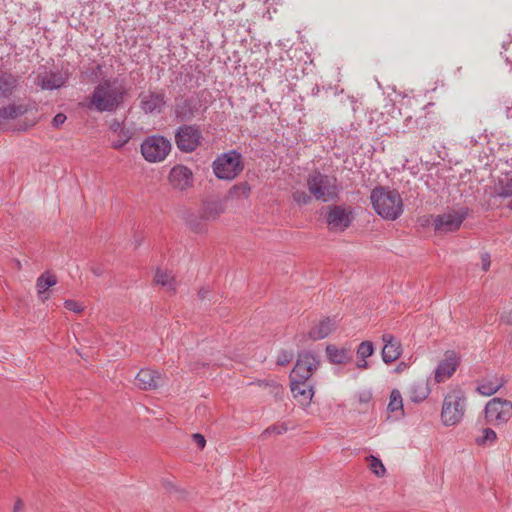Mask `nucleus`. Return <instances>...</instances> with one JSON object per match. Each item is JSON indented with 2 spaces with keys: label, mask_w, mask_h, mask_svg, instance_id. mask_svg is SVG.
<instances>
[{
  "label": "nucleus",
  "mask_w": 512,
  "mask_h": 512,
  "mask_svg": "<svg viewBox=\"0 0 512 512\" xmlns=\"http://www.w3.org/2000/svg\"><path fill=\"white\" fill-rule=\"evenodd\" d=\"M24 505L21 499H17L13 506V512H23Z\"/></svg>",
  "instance_id": "nucleus-47"
},
{
  "label": "nucleus",
  "mask_w": 512,
  "mask_h": 512,
  "mask_svg": "<svg viewBox=\"0 0 512 512\" xmlns=\"http://www.w3.org/2000/svg\"><path fill=\"white\" fill-rule=\"evenodd\" d=\"M481 260H482V268L484 271H487L490 267V255L488 253H484L482 254L481 256Z\"/></svg>",
  "instance_id": "nucleus-43"
},
{
  "label": "nucleus",
  "mask_w": 512,
  "mask_h": 512,
  "mask_svg": "<svg viewBox=\"0 0 512 512\" xmlns=\"http://www.w3.org/2000/svg\"><path fill=\"white\" fill-rule=\"evenodd\" d=\"M465 411V398L461 391L449 393L443 402L441 418L446 426L456 425L461 421Z\"/></svg>",
  "instance_id": "nucleus-6"
},
{
  "label": "nucleus",
  "mask_w": 512,
  "mask_h": 512,
  "mask_svg": "<svg viewBox=\"0 0 512 512\" xmlns=\"http://www.w3.org/2000/svg\"><path fill=\"white\" fill-rule=\"evenodd\" d=\"M293 398L303 407H308L315 394L314 386L309 381L290 380Z\"/></svg>",
  "instance_id": "nucleus-15"
},
{
  "label": "nucleus",
  "mask_w": 512,
  "mask_h": 512,
  "mask_svg": "<svg viewBox=\"0 0 512 512\" xmlns=\"http://www.w3.org/2000/svg\"><path fill=\"white\" fill-rule=\"evenodd\" d=\"M170 140L161 135H151L143 140L140 151L149 163H158L166 159L171 151Z\"/></svg>",
  "instance_id": "nucleus-5"
},
{
  "label": "nucleus",
  "mask_w": 512,
  "mask_h": 512,
  "mask_svg": "<svg viewBox=\"0 0 512 512\" xmlns=\"http://www.w3.org/2000/svg\"><path fill=\"white\" fill-rule=\"evenodd\" d=\"M387 409L389 412H400V414L403 415V400L399 390H392Z\"/></svg>",
  "instance_id": "nucleus-30"
},
{
  "label": "nucleus",
  "mask_w": 512,
  "mask_h": 512,
  "mask_svg": "<svg viewBox=\"0 0 512 512\" xmlns=\"http://www.w3.org/2000/svg\"><path fill=\"white\" fill-rule=\"evenodd\" d=\"M503 385V379L496 376L487 377L479 382L477 391L483 396H491L495 394Z\"/></svg>",
  "instance_id": "nucleus-24"
},
{
  "label": "nucleus",
  "mask_w": 512,
  "mask_h": 512,
  "mask_svg": "<svg viewBox=\"0 0 512 512\" xmlns=\"http://www.w3.org/2000/svg\"><path fill=\"white\" fill-rule=\"evenodd\" d=\"M499 195L502 197L512 196V177H507L505 181H502V187Z\"/></svg>",
  "instance_id": "nucleus-37"
},
{
  "label": "nucleus",
  "mask_w": 512,
  "mask_h": 512,
  "mask_svg": "<svg viewBox=\"0 0 512 512\" xmlns=\"http://www.w3.org/2000/svg\"><path fill=\"white\" fill-rule=\"evenodd\" d=\"M66 78L59 72H49L39 74L36 78V84L43 90H54L64 86Z\"/></svg>",
  "instance_id": "nucleus-20"
},
{
  "label": "nucleus",
  "mask_w": 512,
  "mask_h": 512,
  "mask_svg": "<svg viewBox=\"0 0 512 512\" xmlns=\"http://www.w3.org/2000/svg\"><path fill=\"white\" fill-rule=\"evenodd\" d=\"M417 125L418 124V120H414L413 117L411 116H408L405 118V126L408 128V130L410 131L413 127V125Z\"/></svg>",
  "instance_id": "nucleus-46"
},
{
  "label": "nucleus",
  "mask_w": 512,
  "mask_h": 512,
  "mask_svg": "<svg viewBox=\"0 0 512 512\" xmlns=\"http://www.w3.org/2000/svg\"><path fill=\"white\" fill-rule=\"evenodd\" d=\"M168 182L173 189L185 191L193 186V172L187 166L177 164L171 168L168 174Z\"/></svg>",
  "instance_id": "nucleus-14"
},
{
  "label": "nucleus",
  "mask_w": 512,
  "mask_h": 512,
  "mask_svg": "<svg viewBox=\"0 0 512 512\" xmlns=\"http://www.w3.org/2000/svg\"><path fill=\"white\" fill-rule=\"evenodd\" d=\"M274 388L277 390L276 393L281 389V386L278 384H274Z\"/></svg>",
  "instance_id": "nucleus-52"
},
{
  "label": "nucleus",
  "mask_w": 512,
  "mask_h": 512,
  "mask_svg": "<svg viewBox=\"0 0 512 512\" xmlns=\"http://www.w3.org/2000/svg\"><path fill=\"white\" fill-rule=\"evenodd\" d=\"M469 209L461 207L457 210H450L434 218L433 226L437 233H449L457 231L467 218Z\"/></svg>",
  "instance_id": "nucleus-10"
},
{
  "label": "nucleus",
  "mask_w": 512,
  "mask_h": 512,
  "mask_svg": "<svg viewBox=\"0 0 512 512\" xmlns=\"http://www.w3.org/2000/svg\"><path fill=\"white\" fill-rule=\"evenodd\" d=\"M370 469L377 476H383L386 472V469L382 462L378 458L373 456H371Z\"/></svg>",
  "instance_id": "nucleus-35"
},
{
  "label": "nucleus",
  "mask_w": 512,
  "mask_h": 512,
  "mask_svg": "<svg viewBox=\"0 0 512 512\" xmlns=\"http://www.w3.org/2000/svg\"><path fill=\"white\" fill-rule=\"evenodd\" d=\"M292 198L298 205H307L311 202L312 195L303 190H296L292 193Z\"/></svg>",
  "instance_id": "nucleus-34"
},
{
  "label": "nucleus",
  "mask_w": 512,
  "mask_h": 512,
  "mask_svg": "<svg viewBox=\"0 0 512 512\" xmlns=\"http://www.w3.org/2000/svg\"><path fill=\"white\" fill-rule=\"evenodd\" d=\"M497 439L496 432L491 428H485L482 430V436L476 439L478 445H486L494 443Z\"/></svg>",
  "instance_id": "nucleus-33"
},
{
  "label": "nucleus",
  "mask_w": 512,
  "mask_h": 512,
  "mask_svg": "<svg viewBox=\"0 0 512 512\" xmlns=\"http://www.w3.org/2000/svg\"><path fill=\"white\" fill-rule=\"evenodd\" d=\"M352 210L342 205H329L326 207L325 222L332 232H343L352 223Z\"/></svg>",
  "instance_id": "nucleus-11"
},
{
  "label": "nucleus",
  "mask_w": 512,
  "mask_h": 512,
  "mask_svg": "<svg viewBox=\"0 0 512 512\" xmlns=\"http://www.w3.org/2000/svg\"><path fill=\"white\" fill-rule=\"evenodd\" d=\"M306 184L309 193L316 200L325 203L337 200L341 192V186L337 178L319 170H314L308 175Z\"/></svg>",
  "instance_id": "nucleus-3"
},
{
  "label": "nucleus",
  "mask_w": 512,
  "mask_h": 512,
  "mask_svg": "<svg viewBox=\"0 0 512 512\" xmlns=\"http://www.w3.org/2000/svg\"><path fill=\"white\" fill-rule=\"evenodd\" d=\"M320 365L319 356L312 351H304L298 354L296 364L290 373V380L309 381L313 372Z\"/></svg>",
  "instance_id": "nucleus-8"
},
{
  "label": "nucleus",
  "mask_w": 512,
  "mask_h": 512,
  "mask_svg": "<svg viewBox=\"0 0 512 512\" xmlns=\"http://www.w3.org/2000/svg\"><path fill=\"white\" fill-rule=\"evenodd\" d=\"M126 126L124 125L123 122H120L116 119H113L109 125V130L110 132L115 135L116 133H118L120 130L124 129Z\"/></svg>",
  "instance_id": "nucleus-40"
},
{
  "label": "nucleus",
  "mask_w": 512,
  "mask_h": 512,
  "mask_svg": "<svg viewBox=\"0 0 512 512\" xmlns=\"http://www.w3.org/2000/svg\"><path fill=\"white\" fill-rule=\"evenodd\" d=\"M485 419L494 426L506 424L512 417V403L502 398H493L485 406Z\"/></svg>",
  "instance_id": "nucleus-9"
},
{
  "label": "nucleus",
  "mask_w": 512,
  "mask_h": 512,
  "mask_svg": "<svg viewBox=\"0 0 512 512\" xmlns=\"http://www.w3.org/2000/svg\"><path fill=\"white\" fill-rule=\"evenodd\" d=\"M203 104L198 94L179 95L174 100V116L177 120L191 121L202 109Z\"/></svg>",
  "instance_id": "nucleus-7"
},
{
  "label": "nucleus",
  "mask_w": 512,
  "mask_h": 512,
  "mask_svg": "<svg viewBox=\"0 0 512 512\" xmlns=\"http://www.w3.org/2000/svg\"><path fill=\"white\" fill-rule=\"evenodd\" d=\"M17 86V78L9 73L0 75V98H6L12 94Z\"/></svg>",
  "instance_id": "nucleus-25"
},
{
  "label": "nucleus",
  "mask_w": 512,
  "mask_h": 512,
  "mask_svg": "<svg viewBox=\"0 0 512 512\" xmlns=\"http://www.w3.org/2000/svg\"><path fill=\"white\" fill-rule=\"evenodd\" d=\"M287 430H288V427L286 424L273 425L271 427H268L263 432V435L265 436V435L272 434V433L280 435V434L285 433Z\"/></svg>",
  "instance_id": "nucleus-38"
},
{
  "label": "nucleus",
  "mask_w": 512,
  "mask_h": 512,
  "mask_svg": "<svg viewBox=\"0 0 512 512\" xmlns=\"http://www.w3.org/2000/svg\"><path fill=\"white\" fill-rule=\"evenodd\" d=\"M155 282L169 290H175V279L170 272L158 269L155 274Z\"/></svg>",
  "instance_id": "nucleus-29"
},
{
  "label": "nucleus",
  "mask_w": 512,
  "mask_h": 512,
  "mask_svg": "<svg viewBox=\"0 0 512 512\" xmlns=\"http://www.w3.org/2000/svg\"><path fill=\"white\" fill-rule=\"evenodd\" d=\"M135 384L143 390H155L164 384V378L158 371L141 369L135 377Z\"/></svg>",
  "instance_id": "nucleus-16"
},
{
  "label": "nucleus",
  "mask_w": 512,
  "mask_h": 512,
  "mask_svg": "<svg viewBox=\"0 0 512 512\" xmlns=\"http://www.w3.org/2000/svg\"><path fill=\"white\" fill-rule=\"evenodd\" d=\"M140 245V242L139 241H136L135 243V247H138Z\"/></svg>",
  "instance_id": "nucleus-53"
},
{
  "label": "nucleus",
  "mask_w": 512,
  "mask_h": 512,
  "mask_svg": "<svg viewBox=\"0 0 512 512\" xmlns=\"http://www.w3.org/2000/svg\"><path fill=\"white\" fill-rule=\"evenodd\" d=\"M335 327L336 323L333 319L329 317L324 318L310 329L308 333L309 338L312 340L324 339L331 334Z\"/></svg>",
  "instance_id": "nucleus-23"
},
{
  "label": "nucleus",
  "mask_w": 512,
  "mask_h": 512,
  "mask_svg": "<svg viewBox=\"0 0 512 512\" xmlns=\"http://www.w3.org/2000/svg\"><path fill=\"white\" fill-rule=\"evenodd\" d=\"M370 200L376 213L384 219L396 220L403 213V201L399 192L388 187H376Z\"/></svg>",
  "instance_id": "nucleus-2"
},
{
  "label": "nucleus",
  "mask_w": 512,
  "mask_h": 512,
  "mask_svg": "<svg viewBox=\"0 0 512 512\" xmlns=\"http://www.w3.org/2000/svg\"><path fill=\"white\" fill-rule=\"evenodd\" d=\"M501 320L508 323V324H512V314L509 313V314H503L501 316Z\"/></svg>",
  "instance_id": "nucleus-50"
},
{
  "label": "nucleus",
  "mask_w": 512,
  "mask_h": 512,
  "mask_svg": "<svg viewBox=\"0 0 512 512\" xmlns=\"http://www.w3.org/2000/svg\"><path fill=\"white\" fill-rule=\"evenodd\" d=\"M140 108L146 114H160L166 105V95L163 90H148L138 96Z\"/></svg>",
  "instance_id": "nucleus-13"
},
{
  "label": "nucleus",
  "mask_w": 512,
  "mask_h": 512,
  "mask_svg": "<svg viewBox=\"0 0 512 512\" xmlns=\"http://www.w3.org/2000/svg\"><path fill=\"white\" fill-rule=\"evenodd\" d=\"M114 136L115 139L111 141V147L115 150H119L131 140L133 132L129 128L125 127Z\"/></svg>",
  "instance_id": "nucleus-28"
},
{
  "label": "nucleus",
  "mask_w": 512,
  "mask_h": 512,
  "mask_svg": "<svg viewBox=\"0 0 512 512\" xmlns=\"http://www.w3.org/2000/svg\"><path fill=\"white\" fill-rule=\"evenodd\" d=\"M384 347L382 349V359L385 363H392L401 356V344L391 334H384L382 336Z\"/></svg>",
  "instance_id": "nucleus-18"
},
{
  "label": "nucleus",
  "mask_w": 512,
  "mask_h": 512,
  "mask_svg": "<svg viewBox=\"0 0 512 512\" xmlns=\"http://www.w3.org/2000/svg\"><path fill=\"white\" fill-rule=\"evenodd\" d=\"M212 168L218 179L233 180L243 170L242 155L236 150L222 153L213 161Z\"/></svg>",
  "instance_id": "nucleus-4"
},
{
  "label": "nucleus",
  "mask_w": 512,
  "mask_h": 512,
  "mask_svg": "<svg viewBox=\"0 0 512 512\" xmlns=\"http://www.w3.org/2000/svg\"><path fill=\"white\" fill-rule=\"evenodd\" d=\"M209 291L205 288H201L198 292V296L201 298V299H204L206 298V296L208 295Z\"/></svg>",
  "instance_id": "nucleus-51"
},
{
  "label": "nucleus",
  "mask_w": 512,
  "mask_h": 512,
  "mask_svg": "<svg viewBox=\"0 0 512 512\" xmlns=\"http://www.w3.org/2000/svg\"><path fill=\"white\" fill-rule=\"evenodd\" d=\"M356 366H357V368H359V369H367L369 365H368V362L366 361V359H364V360H361V359H360V360L357 362Z\"/></svg>",
  "instance_id": "nucleus-49"
},
{
  "label": "nucleus",
  "mask_w": 512,
  "mask_h": 512,
  "mask_svg": "<svg viewBox=\"0 0 512 512\" xmlns=\"http://www.w3.org/2000/svg\"><path fill=\"white\" fill-rule=\"evenodd\" d=\"M163 488L170 494H176L177 498L183 499L186 495V492L183 489L178 488L172 479H163L162 480Z\"/></svg>",
  "instance_id": "nucleus-32"
},
{
  "label": "nucleus",
  "mask_w": 512,
  "mask_h": 512,
  "mask_svg": "<svg viewBox=\"0 0 512 512\" xmlns=\"http://www.w3.org/2000/svg\"><path fill=\"white\" fill-rule=\"evenodd\" d=\"M458 365L459 359L456 356L455 352L448 351L445 354V359L438 364L435 370L436 382H444L446 379L450 378L456 371Z\"/></svg>",
  "instance_id": "nucleus-17"
},
{
  "label": "nucleus",
  "mask_w": 512,
  "mask_h": 512,
  "mask_svg": "<svg viewBox=\"0 0 512 512\" xmlns=\"http://www.w3.org/2000/svg\"><path fill=\"white\" fill-rule=\"evenodd\" d=\"M91 272L95 276L99 277V276L103 275L104 268L101 265H94V266L91 267Z\"/></svg>",
  "instance_id": "nucleus-45"
},
{
  "label": "nucleus",
  "mask_w": 512,
  "mask_h": 512,
  "mask_svg": "<svg viewBox=\"0 0 512 512\" xmlns=\"http://www.w3.org/2000/svg\"><path fill=\"white\" fill-rule=\"evenodd\" d=\"M326 356L332 364H347L352 360L350 348H339L336 345L329 344L326 346Z\"/></svg>",
  "instance_id": "nucleus-21"
},
{
  "label": "nucleus",
  "mask_w": 512,
  "mask_h": 512,
  "mask_svg": "<svg viewBox=\"0 0 512 512\" xmlns=\"http://www.w3.org/2000/svg\"><path fill=\"white\" fill-rule=\"evenodd\" d=\"M92 74L95 75L96 77H98L99 75L102 74V65L100 64H97L93 70H92Z\"/></svg>",
  "instance_id": "nucleus-48"
},
{
  "label": "nucleus",
  "mask_w": 512,
  "mask_h": 512,
  "mask_svg": "<svg viewBox=\"0 0 512 512\" xmlns=\"http://www.w3.org/2000/svg\"><path fill=\"white\" fill-rule=\"evenodd\" d=\"M126 89L115 78H104L94 87L87 107L97 112H114L124 102Z\"/></svg>",
  "instance_id": "nucleus-1"
},
{
  "label": "nucleus",
  "mask_w": 512,
  "mask_h": 512,
  "mask_svg": "<svg viewBox=\"0 0 512 512\" xmlns=\"http://www.w3.org/2000/svg\"><path fill=\"white\" fill-rule=\"evenodd\" d=\"M64 306L66 309L76 313H79L83 310V306L74 300H66Z\"/></svg>",
  "instance_id": "nucleus-39"
},
{
  "label": "nucleus",
  "mask_w": 512,
  "mask_h": 512,
  "mask_svg": "<svg viewBox=\"0 0 512 512\" xmlns=\"http://www.w3.org/2000/svg\"><path fill=\"white\" fill-rule=\"evenodd\" d=\"M429 395V389L423 382L414 383L409 388V397L411 401L419 403L425 400Z\"/></svg>",
  "instance_id": "nucleus-27"
},
{
  "label": "nucleus",
  "mask_w": 512,
  "mask_h": 512,
  "mask_svg": "<svg viewBox=\"0 0 512 512\" xmlns=\"http://www.w3.org/2000/svg\"><path fill=\"white\" fill-rule=\"evenodd\" d=\"M67 117L63 113H58L52 119V125L54 128H59L66 121Z\"/></svg>",
  "instance_id": "nucleus-42"
},
{
  "label": "nucleus",
  "mask_w": 512,
  "mask_h": 512,
  "mask_svg": "<svg viewBox=\"0 0 512 512\" xmlns=\"http://www.w3.org/2000/svg\"><path fill=\"white\" fill-rule=\"evenodd\" d=\"M293 353L291 351L282 350L277 357V364L279 366H285L293 359Z\"/></svg>",
  "instance_id": "nucleus-36"
},
{
  "label": "nucleus",
  "mask_w": 512,
  "mask_h": 512,
  "mask_svg": "<svg viewBox=\"0 0 512 512\" xmlns=\"http://www.w3.org/2000/svg\"><path fill=\"white\" fill-rule=\"evenodd\" d=\"M192 440L199 447L200 450H202L206 445V439L200 433H194L192 435Z\"/></svg>",
  "instance_id": "nucleus-41"
},
{
  "label": "nucleus",
  "mask_w": 512,
  "mask_h": 512,
  "mask_svg": "<svg viewBox=\"0 0 512 512\" xmlns=\"http://www.w3.org/2000/svg\"><path fill=\"white\" fill-rule=\"evenodd\" d=\"M225 212V202L220 199L205 201L202 204L200 216L207 221H214Z\"/></svg>",
  "instance_id": "nucleus-19"
},
{
  "label": "nucleus",
  "mask_w": 512,
  "mask_h": 512,
  "mask_svg": "<svg viewBox=\"0 0 512 512\" xmlns=\"http://www.w3.org/2000/svg\"><path fill=\"white\" fill-rule=\"evenodd\" d=\"M374 353V345L371 341H363L359 344L356 354L361 360L367 359Z\"/></svg>",
  "instance_id": "nucleus-31"
},
{
  "label": "nucleus",
  "mask_w": 512,
  "mask_h": 512,
  "mask_svg": "<svg viewBox=\"0 0 512 512\" xmlns=\"http://www.w3.org/2000/svg\"><path fill=\"white\" fill-rule=\"evenodd\" d=\"M505 116L507 119H512V102H504Z\"/></svg>",
  "instance_id": "nucleus-44"
},
{
  "label": "nucleus",
  "mask_w": 512,
  "mask_h": 512,
  "mask_svg": "<svg viewBox=\"0 0 512 512\" xmlns=\"http://www.w3.org/2000/svg\"><path fill=\"white\" fill-rule=\"evenodd\" d=\"M56 283V277L49 272H45L38 277L36 281V288L38 295L42 298V300L47 299V297H43V295L50 287L54 286Z\"/></svg>",
  "instance_id": "nucleus-26"
},
{
  "label": "nucleus",
  "mask_w": 512,
  "mask_h": 512,
  "mask_svg": "<svg viewBox=\"0 0 512 512\" xmlns=\"http://www.w3.org/2000/svg\"><path fill=\"white\" fill-rule=\"evenodd\" d=\"M26 111L27 109L23 105L10 104L0 107V131L7 129L9 120L16 119L26 113Z\"/></svg>",
  "instance_id": "nucleus-22"
},
{
  "label": "nucleus",
  "mask_w": 512,
  "mask_h": 512,
  "mask_svg": "<svg viewBox=\"0 0 512 512\" xmlns=\"http://www.w3.org/2000/svg\"><path fill=\"white\" fill-rule=\"evenodd\" d=\"M202 133L195 125L179 126L175 133V143L178 149L185 153L195 151L200 146Z\"/></svg>",
  "instance_id": "nucleus-12"
}]
</instances>
